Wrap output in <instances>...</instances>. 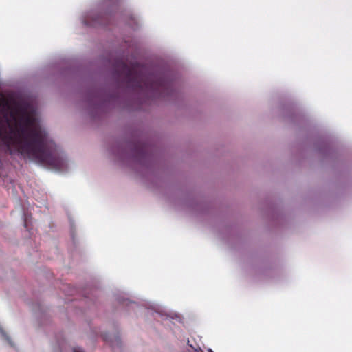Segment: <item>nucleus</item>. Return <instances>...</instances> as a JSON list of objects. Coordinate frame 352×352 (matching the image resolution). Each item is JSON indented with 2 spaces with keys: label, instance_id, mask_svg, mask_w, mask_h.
I'll use <instances>...</instances> for the list:
<instances>
[{
  "label": "nucleus",
  "instance_id": "nucleus-1",
  "mask_svg": "<svg viewBox=\"0 0 352 352\" xmlns=\"http://www.w3.org/2000/svg\"><path fill=\"white\" fill-rule=\"evenodd\" d=\"M0 98V148L7 154L19 156L55 169H61L64 161L56 144L48 140L47 133L36 124L35 119L23 113L19 118L11 113L15 125L10 124Z\"/></svg>",
  "mask_w": 352,
  "mask_h": 352
},
{
  "label": "nucleus",
  "instance_id": "nucleus-2",
  "mask_svg": "<svg viewBox=\"0 0 352 352\" xmlns=\"http://www.w3.org/2000/svg\"><path fill=\"white\" fill-rule=\"evenodd\" d=\"M140 86L142 92L152 100L172 95L173 91V82L158 73L144 76Z\"/></svg>",
  "mask_w": 352,
  "mask_h": 352
},
{
  "label": "nucleus",
  "instance_id": "nucleus-3",
  "mask_svg": "<svg viewBox=\"0 0 352 352\" xmlns=\"http://www.w3.org/2000/svg\"><path fill=\"white\" fill-rule=\"evenodd\" d=\"M115 72L119 76H122L127 82L132 80V67L124 60H117L114 65Z\"/></svg>",
  "mask_w": 352,
  "mask_h": 352
},
{
  "label": "nucleus",
  "instance_id": "nucleus-4",
  "mask_svg": "<svg viewBox=\"0 0 352 352\" xmlns=\"http://www.w3.org/2000/svg\"><path fill=\"white\" fill-rule=\"evenodd\" d=\"M136 65L137 63L135 61L133 60V108L135 107V92H136V88L138 87V83L136 80Z\"/></svg>",
  "mask_w": 352,
  "mask_h": 352
},
{
  "label": "nucleus",
  "instance_id": "nucleus-5",
  "mask_svg": "<svg viewBox=\"0 0 352 352\" xmlns=\"http://www.w3.org/2000/svg\"><path fill=\"white\" fill-rule=\"evenodd\" d=\"M107 19L105 15H97L94 21V25H105L104 19Z\"/></svg>",
  "mask_w": 352,
  "mask_h": 352
},
{
  "label": "nucleus",
  "instance_id": "nucleus-6",
  "mask_svg": "<svg viewBox=\"0 0 352 352\" xmlns=\"http://www.w3.org/2000/svg\"><path fill=\"white\" fill-rule=\"evenodd\" d=\"M133 164H134L135 162L137 154H138V145L136 144L135 134L134 131H133Z\"/></svg>",
  "mask_w": 352,
  "mask_h": 352
},
{
  "label": "nucleus",
  "instance_id": "nucleus-7",
  "mask_svg": "<svg viewBox=\"0 0 352 352\" xmlns=\"http://www.w3.org/2000/svg\"><path fill=\"white\" fill-rule=\"evenodd\" d=\"M133 31L136 30L137 29H138L140 27V25L136 21V20L135 19L134 17H133Z\"/></svg>",
  "mask_w": 352,
  "mask_h": 352
},
{
  "label": "nucleus",
  "instance_id": "nucleus-8",
  "mask_svg": "<svg viewBox=\"0 0 352 352\" xmlns=\"http://www.w3.org/2000/svg\"><path fill=\"white\" fill-rule=\"evenodd\" d=\"M148 148L146 147V146L145 145H143L141 148V151H142V155L144 157L145 156V154H146V152L147 151Z\"/></svg>",
  "mask_w": 352,
  "mask_h": 352
},
{
  "label": "nucleus",
  "instance_id": "nucleus-9",
  "mask_svg": "<svg viewBox=\"0 0 352 352\" xmlns=\"http://www.w3.org/2000/svg\"><path fill=\"white\" fill-rule=\"evenodd\" d=\"M73 352H84L82 349L80 347H74L73 349Z\"/></svg>",
  "mask_w": 352,
  "mask_h": 352
}]
</instances>
